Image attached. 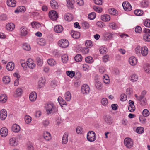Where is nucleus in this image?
<instances>
[{
	"mask_svg": "<svg viewBox=\"0 0 150 150\" xmlns=\"http://www.w3.org/2000/svg\"><path fill=\"white\" fill-rule=\"evenodd\" d=\"M45 108L47 115L53 114L57 111V109L52 102H48L45 104Z\"/></svg>",
	"mask_w": 150,
	"mask_h": 150,
	"instance_id": "1",
	"label": "nucleus"
},
{
	"mask_svg": "<svg viewBox=\"0 0 150 150\" xmlns=\"http://www.w3.org/2000/svg\"><path fill=\"white\" fill-rule=\"evenodd\" d=\"M103 119L104 123L107 125H111L113 122L112 117L110 115H104Z\"/></svg>",
	"mask_w": 150,
	"mask_h": 150,
	"instance_id": "2",
	"label": "nucleus"
},
{
	"mask_svg": "<svg viewBox=\"0 0 150 150\" xmlns=\"http://www.w3.org/2000/svg\"><path fill=\"white\" fill-rule=\"evenodd\" d=\"M96 134L94 132L90 131L87 133V139L90 142H93L96 139Z\"/></svg>",
	"mask_w": 150,
	"mask_h": 150,
	"instance_id": "3",
	"label": "nucleus"
},
{
	"mask_svg": "<svg viewBox=\"0 0 150 150\" xmlns=\"http://www.w3.org/2000/svg\"><path fill=\"white\" fill-rule=\"evenodd\" d=\"M124 143L127 148H131L133 146V142L132 139L129 138H125L124 140Z\"/></svg>",
	"mask_w": 150,
	"mask_h": 150,
	"instance_id": "4",
	"label": "nucleus"
},
{
	"mask_svg": "<svg viewBox=\"0 0 150 150\" xmlns=\"http://www.w3.org/2000/svg\"><path fill=\"white\" fill-rule=\"evenodd\" d=\"M58 45L61 47L65 48L67 47L69 45V43L68 41L65 39H62L58 42Z\"/></svg>",
	"mask_w": 150,
	"mask_h": 150,
	"instance_id": "5",
	"label": "nucleus"
},
{
	"mask_svg": "<svg viewBox=\"0 0 150 150\" xmlns=\"http://www.w3.org/2000/svg\"><path fill=\"white\" fill-rule=\"evenodd\" d=\"M49 16L50 18L52 20H55L58 17V15L57 12L54 10H51L49 13Z\"/></svg>",
	"mask_w": 150,
	"mask_h": 150,
	"instance_id": "6",
	"label": "nucleus"
},
{
	"mask_svg": "<svg viewBox=\"0 0 150 150\" xmlns=\"http://www.w3.org/2000/svg\"><path fill=\"white\" fill-rule=\"evenodd\" d=\"M90 89L89 86L87 85H83L81 89V93L83 94L87 95L90 92Z\"/></svg>",
	"mask_w": 150,
	"mask_h": 150,
	"instance_id": "7",
	"label": "nucleus"
},
{
	"mask_svg": "<svg viewBox=\"0 0 150 150\" xmlns=\"http://www.w3.org/2000/svg\"><path fill=\"white\" fill-rule=\"evenodd\" d=\"M122 6L124 10L129 11L132 9V7L130 4L127 1L124 2L122 4Z\"/></svg>",
	"mask_w": 150,
	"mask_h": 150,
	"instance_id": "8",
	"label": "nucleus"
},
{
	"mask_svg": "<svg viewBox=\"0 0 150 150\" xmlns=\"http://www.w3.org/2000/svg\"><path fill=\"white\" fill-rule=\"evenodd\" d=\"M17 138L16 137H14L10 138L9 140V144L13 146H15L18 144Z\"/></svg>",
	"mask_w": 150,
	"mask_h": 150,
	"instance_id": "9",
	"label": "nucleus"
},
{
	"mask_svg": "<svg viewBox=\"0 0 150 150\" xmlns=\"http://www.w3.org/2000/svg\"><path fill=\"white\" fill-rule=\"evenodd\" d=\"M28 29L24 26L21 27L20 28L21 35V36H25L28 34Z\"/></svg>",
	"mask_w": 150,
	"mask_h": 150,
	"instance_id": "10",
	"label": "nucleus"
},
{
	"mask_svg": "<svg viewBox=\"0 0 150 150\" xmlns=\"http://www.w3.org/2000/svg\"><path fill=\"white\" fill-rule=\"evenodd\" d=\"M141 53L143 56H147L148 53V50L147 47L146 46L141 47Z\"/></svg>",
	"mask_w": 150,
	"mask_h": 150,
	"instance_id": "11",
	"label": "nucleus"
},
{
	"mask_svg": "<svg viewBox=\"0 0 150 150\" xmlns=\"http://www.w3.org/2000/svg\"><path fill=\"white\" fill-rule=\"evenodd\" d=\"M113 34L110 32H105L103 34L104 37V39L105 40H108L112 39L113 37Z\"/></svg>",
	"mask_w": 150,
	"mask_h": 150,
	"instance_id": "12",
	"label": "nucleus"
},
{
	"mask_svg": "<svg viewBox=\"0 0 150 150\" xmlns=\"http://www.w3.org/2000/svg\"><path fill=\"white\" fill-rule=\"evenodd\" d=\"M37 97V94L35 92H32L29 96L30 100L31 102L35 101L36 100Z\"/></svg>",
	"mask_w": 150,
	"mask_h": 150,
	"instance_id": "13",
	"label": "nucleus"
},
{
	"mask_svg": "<svg viewBox=\"0 0 150 150\" xmlns=\"http://www.w3.org/2000/svg\"><path fill=\"white\" fill-rule=\"evenodd\" d=\"M7 116V112L6 110L3 109L0 112V118L1 120H4Z\"/></svg>",
	"mask_w": 150,
	"mask_h": 150,
	"instance_id": "14",
	"label": "nucleus"
},
{
	"mask_svg": "<svg viewBox=\"0 0 150 150\" xmlns=\"http://www.w3.org/2000/svg\"><path fill=\"white\" fill-rule=\"evenodd\" d=\"M0 134L2 137H6L8 134V131L7 129L5 127L2 128L0 130Z\"/></svg>",
	"mask_w": 150,
	"mask_h": 150,
	"instance_id": "15",
	"label": "nucleus"
},
{
	"mask_svg": "<svg viewBox=\"0 0 150 150\" xmlns=\"http://www.w3.org/2000/svg\"><path fill=\"white\" fill-rule=\"evenodd\" d=\"M51 7L54 9H57L58 8L59 5L57 2L55 0H52L50 1Z\"/></svg>",
	"mask_w": 150,
	"mask_h": 150,
	"instance_id": "16",
	"label": "nucleus"
},
{
	"mask_svg": "<svg viewBox=\"0 0 150 150\" xmlns=\"http://www.w3.org/2000/svg\"><path fill=\"white\" fill-rule=\"evenodd\" d=\"M43 137L46 140L49 141L51 139V136L50 134L48 132H44L43 133Z\"/></svg>",
	"mask_w": 150,
	"mask_h": 150,
	"instance_id": "17",
	"label": "nucleus"
},
{
	"mask_svg": "<svg viewBox=\"0 0 150 150\" xmlns=\"http://www.w3.org/2000/svg\"><path fill=\"white\" fill-rule=\"evenodd\" d=\"M129 61L130 64L132 66L135 65L137 63L136 58L134 57H131L129 59Z\"/></svg>",
	"mask_w": 150,
	"mask_h": 150,
	"instance_id": "18",
	"label": "nucleus"
},
{
	"mask_svg": "<svg viewBox=\"0 0 150 150\" xmlns=\"http://www.w3.org/2000/svg\"><path fill=\"white\" fill-rule=\"evenodd\" d=\"M6 67L8 70L12 71L14 68V64L13 62H9L7 64Z\"/></svg>",
	"mask_w": 150,
	"mask_h": 150,
	"instance_id": "19",
	"label": "nucleus"
},
{
	"mask_svg": "<svg viewBox=\"0 0 150 150\" xmlns=\"http://www.w3.org/2000/svg\"><path fill=\"white\" fill-rule=\"evenodd\" d=\"M54 30L56 33H60L63 31V28L61 25H57L54 27Z\"/></svg>",
	"mask_w": 150,
	"mask_h": 150,
	"instance_id": "20",
	"label": "nucleus"
},
{
	"mask_svg": "<svg viewBox=\"0 0 150 150\" xmlns=\"http://www.w3.org/2000/svg\"><path fill=\"white\" fill-rule=\"evenodd\" d=\"M20 129V126L18 125L15 124H13L12 127V130L15 132H18Z\"/></svg>",
	"mask_w": 150,
	"mask_h": 150,
	"instance_id": "21",
	"label": "nucleus"
},
{
	"mask_svg": "<svg viewBox=\"0 0 150 150\" xmlns=\"http://www.w3.org/2000/svg\"><path fill=\"white\" fill-rule=\"evenodd\" d=\"M95 85L96 88L99 90H101L102 88V84L98 80L96 81L95 82Z\"/></svg>",
	"mask_w": 150,
	"mask_h": 150,
	"instance_id": "22",
	"label": "nucleus"
},
{
	"mask_svg": "<svg viewBox=\"0 0 150 150\" xmlns=\"http://www.w3.org/2000/svg\"><path fill=\"white\" fill-rule=\"evenodd\" d=\"M45 80L43 78H41L38 82V87L40 88H41L45 84Z\"/></svg>",
	"mask_w": 150,
	"mask_h": 150,
	"instance_id": "23",
	"label": "nucleus"
},
{
	"mask_svg": "<svg viewBox=\"0 0 150 150\" xmlns=\"http://www.w3.org/2000/svg\"><path fill=\"white\" fill-rule=\"evenodd\" d=\"M102 20L103 21L107 22L109 21L110 19V16L108 14H104L101 16Z\"/></svg>",
	"mask_w": 150,
	"mask_h": 150,
	"instance_id": "24",
	"label": "nucleus"
},
{
	"mask_svg": "<svg viewBox=\"0 0 150 150\" xmlns=\"http://www.w3.org/2000/svg\"><path fill=\"white\" fill-rule=\"evenodd\" d=\"M7 4L9 6L14 7L16 6V1L14 0H7Z\"/></svg>",
	"mask_w": 150,
	"mask_h": 150,
	"instance_id": "25",
	"label": "nucleus"
},
{
	"mask_svg": "<svg viewBox=\"0 0 150 150\" xmlns=\"http://www.w3.org/2000/svg\"><path fill=\"white\" fill-rule=\"evenodd\" d=\"M7 99V97L6 94H2L0 96V102L3 103L6 102Z\"/></svg>",
	"mask_w": 150,
	"mask_h": 150,
	"instance_id": "26",
	"label": "nucleus"
},
{
	"mask_svg": "<svg viewBox=\"0 0 150 150\" xmlns=\"http://www.w3.org/2000/svg\"><path fill=\"white\" fill-rule=\"evenodd\" d=\"M71 36L75 39H78L80 36V33L79 32L76 31H72L71 33Z\"/></svg>",
	"mask_w": 150,
	"mask_h": 150,
	"instance_id": "27",
	"label": "nucleus"
},
{
	"mask_svg": "<svg viewBox=\"0 0 150 150\" xmlns=\"http://www.w3.org/2000/svg\"><path fill=\"white\" fill-rule=\"evenodd\" d=\"M68 135L66 133H64L62 137V143L63 144H67L68 142Z\"/></svg>",
	"mask_w": 150,
	"mask_h": 150,
	"instance_id": "28",
	"label": "nucleus"
},
{
	"mask_svg": "<svg viewBox=\"0 0 150 150\" xmlns=\"http://www.w3.org/2000/svg\"><path fill=\"white\" fill-rule=\"evenodd\" d=\"M15 27V25L13 23H10L6 25L7 29L10 31H12Z\"/></svg>",
	"mask_w": 150,
	"mask_h": 150,
	"instance_id": "29",
	"label": "nucleus"
},
{
	"mask_svg": "<svg viewBox=\"0 0 150 150\" xmlns=\"http://www.w3.org/2000/svg\"><path fill=\"white\" fill-rule=\"evenodd\" d=\"M73 18V16L72 14L67 13L65 14L64 16L65 19L67 21H71Z\"/></svg>",
	"mask_w": 150,
	"mask_h": 150,
	"instance_id": "30",
	"label": "nucleus"
},
{
	"mask_svg": "<svg viewBox=\"0 0 150 150\" xmlns=\"http://www.w3.org/2000/svg\"><path fill=\"white\" fill-rule=\"evenodd\" d=\"M2 81L4 84H8L10 81V79L8 76H4L3 77Z\"/></svg>",
	"mask_w": 150,
	"mask_h": 150,
	"instance_id": "31",
	"label": "nucleus"
},
{
	"mask_svg": "<svg viewBox=\"0 0 150 150\" xmlns=\"http://www.w3.org/2000/svg\"><path fill=\"white\" fill-rule=\"evenodd\" d=\"M130 79V80L133 82L136 81L138 79V76L137 74H133L131 75Z\"/></svg>",
	"mask_w": 150,
	"mask_h": 150,
	"instance_id": "32",
	"label": "nucleus"
},
{
	"mask_svg": "<svg viewBox=\"0 0 150 150\" xmlns=\"http://www.w3.org/2000/svg\"><path fill=\"white\" fill-rule=\"evenodd\" d=\"M65 97L66 100L68 101H69L71 99V95L69 91L67 92L65 94Z\"/></svg>",
	"mask_w": 150,
	"mask_h": 150,
	"instance_id": "33",
	"label": "nucleus"
},
{
	"mask_svg": "<svg viewBox=\"0 0 150 150\" xmlns=\"http://www.w3.org/2000/svg\"><path fill=\"white\" fill-rule=\"evenodd\" d=\"M67 3V6L71 8L74 7L73 5L75 3L74 0H66Z\"/></svg>",
	"mask_w": 150,
	"mask_h": 150,
	"instance_id": "34",
	"label": "nucleus"
},
{
	"mask_svg": "<svg viewBox=\"0 0 150 150\" xmlns=\"http://www.w3.org/2000/svg\"><path fill=\"white\" fill-rule=\"evenodd\" d=\"M103 82L106 84H108L110 82V79L109 77L107 75H105L103 76Z\"/></svg>",
	"mask_w": 150,
	"mask_h": 150,
	"instance_id": "35",
	"label": "nucleus"
},
{
	"mask_svg": "<svg viewBox=\"0 0 150 150\" xmlns=\"http://www.w3.org/2000/svg\"><path fill=\"white\" fill-rule=\"evenodd\" d=\"M108 26L110 28L113 30H116L118 28L116 24L114 22L110 23L108 25Z\"/></svg>",
	"mask_w": 150,
	"mask_h": 150,
	"instance_id": "36",
	"label": "nucleus"
},
{
	"mask_svg": "<svg viewBox=\"0 0 150 150\" xmlns=\"http://www.w3.org/2000/svg\"><path fill=\"white\" fill-rule=\"evenodd\" d=\"M48 64L51 66H54L56 64V61L53 59H49L47 60Z\"/></svg>",
	"mask_w": 150,
	"mask_h": 150,
	"instance_id": "37",
	"label": "nucleus"
},
{
	"mask_svg": "<svg viewBox=\"0 0 150 150\" xmlns=\"http://www.w3.org/2000/svg\"><path fill=\"white\" fill-rule=\"evenodd\" d=\"M36 62L38 65L41 66L42 65L43 62L42 59L38 57H37L36 59Z\"/></svg>",
	"mask_w": 150,
	"mask_h": 150,
	"instance_id": "38",
	"label": "nucleus"
},
{
	"mask_svg": "<svg viewBox=\"0 0 150 150\" xmlns=\"http://www.w3.org/2000/svg\"><path fill=\"white\" fill-rule=\"evenodd\" d=\"M144 40L146 42H150V35L149 34H145L143 36Z\"/></svg>",
	"mask_w": 150,
	"mask_h": 150,
	"instance_id": "39",
	"label": "nucleus"
},
{
	"mask_svg": "<svg viewBox=\"0 0 150 150\" xmlns=\"http://www.w3.org/2000/svg\"><path fill=\"white\" fill-rule=\"evenodd\" d=\"M75 60L77 62H80L82 59V57L80 54H77L74 57Z\"/></svg>",
	"mask_w": 150,
	"mask_h": 150,
	"instance_id": "40",
	"label": "nucleus"
},
{
	"mask_svg": "<svg viewBox=\"0 0 150 150\" xmlns=\"http://www.w3.org/2000/svg\"><path fill=\"white\" fill-rule=\"evenodd\" d=\"M144 70L147 73H150V64H146L144 65Z\"/></svg>",
	"mask_w": 150,
	"mask_h": 150,
	"instance_id": "41",
	"label": "nucleus"
},
{
	"mask_svg": "<svg viewBox=\"0 0 150 150\" xmlns=\"http://www.w3.org/2000/svg\"><path fill=\"white\" fill-rule=\"evenodd\" d=\"M58 100L61 106L62 107L63 105H65L66 102L61 97H58Z\"/></svg>",
	"mask_w": 150,
	"mask_h": 150,
	"instance_id": "42",
	"label": "nucleus"
},
{
	"mask_svg": "<svg viewBox=\"0 0 150 150\" xmlns=\"http://www.w3.org/2000/svg\"><path fill=\"white\" fill-rule=\"evenodd\" d=\"M101 103L102 105L104 106H105L107 105L108 103V99L106 98H103L101 101Z\"/></svg>",
	"mask_w": 150,
	"mask_h": 150,
	"instance_id": "43",
	"label": "nucleus"
},
{
	"mask_svg": "<svg viewBox=\"0 0 150 150\" xmlns=\"http://www.w3.org/2000/svg\"><path fill=\"white\" fill-rule=\"evenodd\" d=\"M75 72L72 71H66V74L72 78L74 76Z\"/></svg>",
	"mask_w": 150,
	"mask_h": 150,
	"instance_id": "44",
	"label": "nucleus"
},
{
	"mask_svg": "<svg viewBox=\"0 0 150 150\" xmlns=\"http://www.w3.org/2000/svg\"><path fill=\"white\" fill-rule=\"evenodd\" d=\"M96 17V13L94 12H92L88 16V18L90 20H93Z\"/></svg>",
	"mask_w": 150,
	"mask_h": 150,
	"instance_id": "45",
	"label": "nucleus"
},
{
	"mask_svg": "<svg viewBox=\"0 0 150 150\" xmlns=\"http://www.w3.org/2000/svg\"><path fill=\"white\" fill-rule=\"evenodd\" d=\"M22 92V90L21 88H17L15 91V94L16 96H20L21 95Z\"/></svg>",
	"mask_w": 150,
	"mask_h": 150,
	"instance_id": "46",
	"label": "nucleus"
},
{
	"mask_svg": "<svg viewBox=\"0 0 150 150\" xmlns=\"http://www.w3.org/2000/svg\"><path fill=\"white\" fill-rule=\"evenodd\" d=\"M7 16L5 14H2L0 15V21H5L7 19Z\"/></svg>",
	"mask_w": 150,
	"mask_h": 150,
	"instance_id": "47",
	"label": "nucleus"
},
{
	"mask_svg": "<svg viewBox=\"0 0 150 150\" xmlns=\"http://www.w3.org/2000/svg\"><path fill=\"white\" fill-rule=\"evenodd\" d=\"M62 61L64 63H66L68 60V56L67 54H64L62 56Z\"/></svg>",
	"mask_w": 150,
	"mask_h": 150,
	"instance_id": "48",
	"label": "nucleus"
},
{
	"mask_svg": "<svg viewBox=\"0 0 150 150\" xmlns=\"http://www.w3.org/2000/svg\"><path fill=\"white\" fill-rule=\"evenodd\" d=\"M144 128L142 127H137L136 130V132L139 134H141L144 131Z\"/></svg>",
	"mask_w": 150,
	"mask_h": 150,
	"instance_id": "49",
	"label": "nucleus"
},
{
	"mask_svg": "<svg viewBox=\"0 0 150 150\" xmlns=\"http://www.w3.org/2000/svg\"><path fill=\"white\" fill-rule=\"evenodd\" d=\"M85 60L86 62L88 63H91L93 62L92 57L90 56L86 57L85 59Z\"/></svg>",
	"mask_w": 150,
	"mask_h": 150,
	"instance_id": "50",
	"label": "nucleus"
},
{
	"mask_svg": "<svg viewBox=\"0 0 150 150\" xmlns=\"http://www.w3.org/2000/svg\"><path fill=\"white\" fill-rule=\"evenodd\" d=\"M140 4L141 6L143 7H146L149 4V2L147 1H143L141 2Z\"/></svg>",
	"mask_w": 150,
	"mask_h": 150,
	"instance_id": "51",
	"label": "nucleus"
},
{
	"mask_svg": "<svg viewBox=\"0 0 150 150\" xmlns=\"http://www.w3.org/2000/svg\"><path fill=\"white\" fill-rule=\"evenodd\" d=\"M144 24L145 26L147 27H150V20L147 19L145 20L144 22Z\"/></svg>",
	"mask_w": 150,
	"mask_h": 150,
	"instance_id": "52",
	"label": "nucleus"
},
{
	"mask_svg": "<svg viewBox=\"0 0 150 150\" xmlns=\"http://www.w3.org/2000/svg\"><path fill=\"white\" fill-rule=\"evenodd\" d=\"M23 49L26 51H29L30 50L31 48L29 45L27 44H25L23 45Z\"/></svg>",
	"mask_w": 150,
	"mask_h": 150,
	"instance_id": "53",
	"label": "nucleus"
},
{
	"mask_svg": "<svg viewBox=\"0 0 150 150\" xmlns=\"http://www.w3.org/2000/svg\"><path fill=\"white\" fill-rule=\"evenodd\" d=\"M134 13L137 16H140L143 14V12L141 10H136L134 11Z\"/></svg>",
	"mask_w": 150,
	"mask_h": 150,
	"instance_id": "54",
	"label": "nucleus"
},
{
	"mask_svg": "<svg viewBox=\"0 0 150 150\" xmlns=\"http://www.w3.org/2000/svg\"><path fill=\"white\" fill-rule=\"evenodd\" d=\"M38 42L41 45H44L46 43L45 40L43 38H40L38 40Z\"/></svg>",
	"mask_w": 150,
	"mask_h": 150,
	"instance_id": "55",
	"label": "nucleus"
},
{
	"mask_svg": "<svg viewBox=\"0 0 150 150\" xmlns=\"http://www.w3.org/2000/svg\"><path fill=\"white\" fill-rule=\"evenodd\" d=\"M140 121L142 123H145L146 122L145 117L144 116H140L139 117Z\"/></svg>",
	"mask_w": 150,
	"mask_h": 150,
	"instance_id": "56",
	"label": "nucleus"
},
{
	"mask_svg": "<svg viewBox=\"0 0 150 150\" xmlns=\"http://www.w3.org/2000/svg\"><path fill=\"white\" fill-rule=\"evenodd\" d=\"M127 99V96L125 94H122L120 96V99L121 101H126Z\"/></svg>",
	"mask_w": 150,
	"mask_h": 150,
	"instance_id": "57",
	"label": "nucleus"
},
{
	"mask_svg": "<svg viewBox=\"0 0 150 150\" xmlns=\"http://www.w3.org/2000/svg\"><path fill=\"white\" fill-rule=\"evenodd\" d=\"M149 113L148 110L146 109L144 110L142 112L143 115L146 117L149 115Z\"/></svg>",
	"mask_w": 150,
	"mask_h": 150,
	"instance_id": "58",
	"label": "nucleus"
},
{
	"mask_svg": "<svg viewBox=\"0 0 150 150\" xmlns=\"http://www.w3.org/2000/svg\"><path fill=\"white\" fill-rule=\"evenodd\" d=\"M93 8L98 13H100L102 11V9L98 6H93Z\"/></svg>",
	"mask_w": 150,
	"mask_h": 150,
	"instance_id": "59",
	"label": "nucleus"
},
{
	"mask_svg": "<svg viewBox=\"0 0 150 150\" xmlns=\"http://www.w3.org/2000/svg\"><path fill=\"white\" fill-rule=\"evenodd\" d=\"M109 57L108 55H105L103 57V61L104 62H106L109 60Z\"/></svg>",
	"mask_w": 150,
	"mask_h": 150,
	"instance_id": "60",
	"label": "nucleus"
},
{
	"mask_svg": "<svg viewBox=\"0 0 150 150\" xmlns=\"http://www.w3.org/2000/svg\"><path fill=\"white\" fill-rule=\"evenodd\" d=\"M25 122L27 123H29L31 121V118L30 117L28 116H26L25 117Z\"/></svg>",
	"mask_w": 150,
	"mask_h": 150,
	"instance_id": "61",
	"label": "nucleus"
},
{
	"mask_svg": "<svg viewBox=\"0 0 150 150\" xmlns=\"http://www.w3.org/2000/svg\"><path fill=\"white\" fill-rule=\"evenodd\" d=\"M132 90L130 88H128L126 90V93L129 96H131L132 94Z\"/></svg>",
	"mask_w": 150,
	"mask_h": 150,
	"instance_id": "62",
	"label": "nucleus"
},
{
	"mask_svg": "<svg viewBox=\"0 0 150 150\" xmlns=\"http://www.w3.org/2000/svg\"><path fill=\"white\" fill-rule=\"evenodd\" d=\"M85 45L87 47H91L92 46V42L90 40H87L86 42Z\"/></svg>",
	"mask_w": 150,
	"mask_h": 150,
	"instance_id": "63",
	"label": "nucleus"
},
{
	"mask_svg": "<svg viewBox=\"0 0 150 150\" xmlns=\"http://www.w3.org/2000/svg\"><path fill=\"white\" fill-rule=\"evenodd\" d=\"M99 51L100 54H104V53H105L106 52L105 48L103 47H101L100 48Z\"/></svg>",
	"mask_w": 150,
	"mask_h": 150,
	"instance_id": "64",
	"label": "nucleus"
}]
</instances>
